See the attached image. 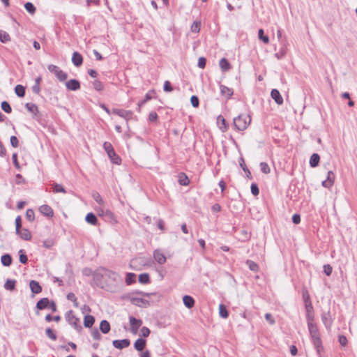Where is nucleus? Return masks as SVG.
<instances>
[{
    "instance_id": "obj_53",
    "label": "nucleus",
    "mask_w": 357,
    "mask_h": 357,
    "mask_svg": "<svg viewBox=\"0 0 357 357\" xmlns=\"http://www.w3.org/2000/svg\"><path fill=\"white\" fill-rule=\"evenodd\" d=\"M93 86L94 89L97 91H101L103 89L102 82L98 80H95L93 82Z\"/></svg>"
},
{
    "instance_id": "obj_2",
    "label": "nucleus",
    "mask_w": 357,
    "mask_h": 357,
    "mask_svg": "<svg viewBox=\"0 0 357 357\" xmlns=\"http://www.w3.org/2000/svg\"><path fill=\"white\" fill-rule=\"evenodd\" d=\"M250 122L251 118L250 115L239 114L234 119L233 124L236 130L243 131L247 129Z\"/></svg>"
},
{
    "instance_id": "obj_5",
    "label": "nucleus",
    "mask_w": 357,
    "mask_h": 357,
    "mask_svg": "<svg viewBox=\"0 0 357 357\" xmlns=\"http://www.w3.org/2000/svg\"><path fill=\"white\" fill-rule=\"evenodd\" d=\"M66 319L68 321V323L73 326V327L77 329V331H79L82 329V326L79 324V320L78 318H77L73 313L72 311H69L66 315Z\"/></svg>"
},
{
    "instance_id": "obj_62",
    "label": "nucleus",
    "mask_w": 357,
    "mask_h": 357,
    "mask_svg": "<svg viewBox=\"0 0 357 357\" xmlns=\"http://www.w3.org/2000/svg\"><path fill=\"white\" fill-rule=\"evenodd\" d=\"M121 162V158L118 155H116L114 151L113 150V164L119 165Z\"/></svg>"
},
{
    "instance_id": "obj_20",
    "label": "nucleus",
    "mask_w": 357,
    "mask_h": 357,
    "mask_svg": "<svg viewBox=\"0 0 357 357\" xmlns=\"http://www.w3.org/2000/svg\"><path fill=\"white\" fill-rule=\"evenodd\" d=\"M17 235H20V237L25 240L29 241L31 238V234L29 229L24 228L22 230L20 229V233H16Z\"/></svg>"
},
{
    "instance_id": "obj_29",
    "label": "nucleus",
    "mask_w": 357,
    "mask_h": 357,
    "mask_svg": "<svg viewBox=\"0 0 357 357\" xmlns=\"http://www.w3.org/2000/svg\"><path fill=\"white\" fill-rule=\"evenodd\" d=\"M16 281L14 280L8 279L4 284V288L6 290L13 291L15 289Z\"/></svg>"
},
{
    "instance_id": "obj_37",
    "label": "nucleus",
    "mask_w": 357,
    "mask_h": 357,
    "mask_svg": "<svg viewBox=\"0 0 357 357\" xmlns=\"http://www.w3.org/2000/svg\"><path fill=\"white\" fill-rule=\"evenodd\" d=\"M136 275L132 273H127L126 278V282L128 285H130L135 282Z\"/></svg>"
},
{
    "instance_id": "obj_3",
    "label": "nucleus",
    "mask_w": 357,
    "mask_h": 357,
    "mask_svg": "<svg viewBox=\"0 0 357 357\" xmlns=\"http://www.w3.org/2000/svg\"><path fill=\"white\" fill-rule=\"evenodd\" d=\"M47 69L49 70L50 72L54 74L55 76L56 77V78L60 82H64L68 77L67 73L63 72L62 70L60 69L59 67H58L56 65L50 64L47 66Z\"/></svg>"
},
{
    "instance_id": "obj_59",
    "label": "nucleus",
    "mask_w": 357,
    "mask_h": 357,
    "mask_svg": "<svg viewBox=\"0 0 357 357\" xmlns=\"http://www.w3.org/2000/svg\"><path fill=\"white\" fill-rule=\"evenodd\" d=\"M206 63V59L204 57H200L198 59L197 66L199 68L203 69L205 68Z\"/></svg>"
},
{
    "instance_id": "obj_19",
    "label": "nucleus",
    "mask_w": 357,
    "mask_h": 357,
    "mask_svg": "<svg viewBox=\"0 0 357 357\" xmlns=\"http://www.w3.org/2000/svg\"><path fill=\"white\" fill-rule=\"evenodd\" d=\"M183 302L185 305V306L189 309L192 308L195 305V300L194 298L188 295H185L183 297Z\"/></svg>"
},
{
    "instance_id": "obj_21",
    "label": "nucleus",
    "mask_w": 357,
    "mask_h": 357,
    "mask_svg": "<svg viewBox=\"0 0 357 357\" xmlns=\"http://www.w3.org/2000/svg\"><path fill=\"white\" fill-rule=\"evenodd\" d=\"M12 257L9 254H5L1 257V262L4 266H9L12 264Z\"/></svg>"
},
{
    "instance_id": "obj_42",
    "label": "nucleus",
    "mask_w": 357,
    "mask_h": 357,
    "mask_svg": "<svg viewBox=\"0 0 357 357\" xmlns=\"http://www.w3.org/2000/svg\"><path fill=\"white\" fill-rule=\"evenodd\" d=\"M26 218L29 221V222H33L35 219V214H34V211L33 209L31 208H29L26 210Z\"/></svg>"
},
{
    "instance_id": "obj_10",
    "label": "nucleus",
    "mask_w": 357,
    "mask_h": 357,
    "mask_svg": "<svg viewBox=\"0 0 357 357\" xmlns=\"http://www.w3.org/2000/svg\"><path fill=\"white\" fill-rule=\"evenodd\" d=\"M153 258L159 264H164L166 262V257L159 250L153 252Z\"/></svg>"
},
{
    "instance_id": "obj_15",
    "label": "nucleus",
    "mask_w": 357,
    "mask_h": 357,
    "mask_svg": "<svg viewBox=\"0 0 357 357\" xmlns=\"http://www.w3.org/2000/svg\"><path fill=\"white\" fill-rule=\"evenodd\" d=\"M39 211L43 215H45V216L52 217L54 215V212H53L52 208L48 205H46V204L42 205L39 208Z\"/></svg>"
},
{
    "instance_id": "obj_36",
    "label": "nucleus",
    "mask_w": 357,
    "mask_h": 357,
    "mask_svg": "<svg viewBox=\"0 0 357 357\" xmlns=\"http://www.w3.org/2000/svg\"><path fill=\"white\" fill-rule=\"evenodd\" d=\"M139 282L142 284H148L150 282V277L148 273H142L139 275Z\"/></svg>"
},
{
    "instance_id": "obj_32",
    "label": "nucleus",
    "mask_w": 357,
    "mask_h": 357,
    "mask_svg": "<svg viewBox=\"0 0 357 357\" xmlns=\"http://www.w3.org/2000/svg\"><path fill=\"white\" fill-rule=\"evenodd\" d=\"M24 8L31 15H34L36 10V7L31 2H26L24 4Z\"/></svg>"
},
{
    "instance_id": "obj_48",
    "label": "nucleus",
    "mask_w": 357,
    "mask_h": 357,
    "mask_svg": "<svg viewBox=\"0 0 357 357\" xmlns=\"http://www.w3.org/2000/svg\"><path fill=\"white\" fill-rule=\"evenodd\" d=\"M190 102L192 105V107L197 108L199 105V100L197 96H192L190 98Z\"/></svg>"
},
{
    "instance_id": "obj_54",
    "label": "nucleus",
    "mask_w": 357,
    "mask_h": 357,
    "mask_svg": "<svg viewBox=\"0 0 357 357\" xmlns=\"http://www.w3.org/2000/svg\"><path fill=\"white\" fill-rule=\"evenodd\" d=\"M91 335L94 340H99L100 337V334L98 328H94L91 330Z\"/></svg>"
},
{
    "instance_id": "obj_28",
    "label": "nucleus",
    "mask_w": 357,
    "mask_h": 357,
    "mask_svg": "<svg viewBox=\"0 0 357 357\" xmlns=\"http://www.w3.org/2000/svg\"><path fill=\"white\" fill-rule=\"evenodd\" d=\"M25 107L26 108V109L33 114H36L38 112V107L36 104L34 103H31V102H28L25 105Z\"/></svg>"
},
{
    "instance_id": "obj_6",
    "label": "nucleus",
    "mask_w": 357,
    "mask_h": 357,
    "mask_svg": "<svg viewBox=\"0 0 357 357\" xmlns=\"http://www.w3.org/2000/svg\"><path fill=\"white\" fill-rule=\"evenodd\" d=\"M321 320L326 328L327 329H330L333 324V319L330 311L322 312Z\"/></svg>"
},
{
    "instance_id": "obj_12",
    "label": "nucleus",
    "mask_w": 357,
    "mask_h": 357,
    "mask_svg": "<svg viewBox=\"0 0 357 357\" xmlns=\"http://www.w3.org/2000/svg\"><path fill=\"white\" fill-rule=\"evenodd\" d=\"M72 62L76 67H79L83 63L82 56L77 52H74L72 56Z\"/></svg>"
},
{
    "instance_id": "obj_11",
    "label": "nucleus",
    "mask_w": 357,
    "mask_h": 357,
    "mask_svg": "<svg viewBox=\"0 0 357 357\" xmlns=\"http://www.w3.org/2000/svg\"><path fill=\"white\" fill-rule=\"evenodd\" d=\"M220 89L221 95L225 96L227 99H229L234 94L233 89L225 85L220 84Z\"/></svg>"
},
{
    "instance_id": "obj_43",
    "label": "nucleus",
    "mask_w": 357,
    "mask_h": 357,
    "mask_svg": "<svg viewBox=\"0 0 357 357\" xmlns=\"http://www.w3.org/2000/svg\"><path fill=\"white\" fill-rule=\"evenodd\" d=\"M45 334L46 335L51 339L52 340L55 341L57 338L56 335L54 333V332L50 328H47L45 330Z\"/></svg>"
},
{
    "instance_id": "obj_23",
    "label": "nucleus",
    "mask_w": 357,
    "mask_h": 357,
    "mask_svg": "<svg viewBox=\"0 0 357 357\" xmlns=\"http://www.w3.org/2000/svg\"><path fill=\"white\" fill-rule=\"evenodd\" d=\"M320 160V156L317 153H313L310 159V165L312 167H316L318 166Z\"/></svg>"
},
{
    "instance_id": "obj_33",
    "label": "nucleus",
    "mask_w": 357,
    "mask_h": 357,
    "mask_svg": "<svg viewBox=\"0 0 357 357\" xmlns=\"http://www.w3.org/2000/svg\"><path fill=\"white\" fill-rule=\"evenodd\" d=\"M219 313L221 317L227 318L229 317V312L227 310V307L223 304H220L219 305Z\"/></svg>"
},
{
    "instance_id": "obj_24",
    "label": "nucleus",
    "mask_w": 357,
    "mask_h": 357,
    "mask_svg": "<svg viewBox=\"0 0 357 357\" xmlns=\"http://www.w3.org/2000/svg\"><path fill=\"white\" fill-rule=\"evenodd\" d=\"M100 329L102 333L106 334L110 331V324L106 320H102L100 324Z\"/></svg>"
},
{
    "instance_id": "obj_46",
    "label": "nucleus",
    "mask_w": 357,
    "mask_h": 357,
    "mask_svg": "<svg viewBox=\"0 0 357 357\" xmlns=\"http://www.w3.org/2000/svg\"><path fill=\"white\" fill-rule=\"evenodd\" d=\"M261 171L264 174L270 172V167L266 162H261L259 165Z\"/></svg>"
},
{
    "instance_id": "obj_55",
    "label": "nucleus",
    "mask_w": 357,
    "mask_h": 357,
    "mask_svg": "<svg viewBox=\"0 0 357 357\" xmlns=\"http://www.w3.org/2000/svg\"><path fill=\"white\" fill-rule=\"evenodd\" d=\"M191 30L194 33H198L200 30V23L194 22L191 26Z\"/></svg>"
},
{
    "instance_id": "obj_13",
    "label": "nucleus",
    "mask_w": 357,
    "mask_h": 357,
    "mask_svg": "<svg viewBox=\"0 0 357 357\" xmlns=\"http://www.w3.org/2000/svg\"><path fill=\"white\" fill-rule=\"evenodd\" d=\"M271 98L275 100V102L280 105L283 103V98L280 95V91L278 89H272L271 92Z\"/></svg>"
},
{
    "instance_id": "obj_1",
    "label": "nucleus",
    "mask_w": 357,
    "mask_h": 357,
    "mask_svg": "<svg viewBox=\"0 0 357 357\" xmlns=\"http://www.w3.org/2000/svg\"><path fill=\"white\" fill-rule=\"evenodd\" d=\"M310 336L312 339L313 344L318 354L323 349L322 342L320 338L319 332L316 324H310L307 326Z\"/></svg>"
},
{
    "instance_id": "obj_61",
    "label": "nucleus",
    "mask_w": 357,
    "mask_h": 357,
    "mask_svg": "<svg viewBox=\"0 0 357 357\" xmlns=\"http://www.w3.org/2000/svg\"><path fill=\"white\" fill-rule=\"evenodd\" d=\"M305 309H306V313H310L313 312V306L312 304V302L306 301V303H305Z\"/></svg>"
},
{
    "instance_id": "obj_14",
    "label": "nucleus",
    "mask_w": 357,
    "mask_h": 357,
    "mask_svg": "<svg viewBox=\"0 0 357 357\" xmlns=\"http://www.w3.org/2000/svg\"><path fill=\"white\" fill-rule=\"evenodd\" d=\"M113 114H116L119 116L123 117L126 121L130 119L132 114L130 111L123 109H113Z\"/></svg>"
},
{
    "instance_id": "obj_56",
    "label": "nucleus",
    "mask_w": 357,
    "mask_h": 357,
    "mask_svg": "<svg viewBox=\"0 0 357 357\" xmlns=\"http://www.w3.org/2000/svg\"><path fill=\"white\" fill-rule=\"evenodd\" d=\"M163 89L165 92H171L173 90V88L171 85V83L169 81H165L164 83Z\"/></svg>"
},
{
    "instance_id": "obj_38",
    "label": "nucleus",
    "mask_w": 357,
    "mask_h": 357,
    "mask_svg": "<svg viewBox=\"0 0 357 357\" xmlns=\"http://www.w3.org/2000/svg\"><path fill=\"white\" fill-rule=\"evenodd\" d=\"M259 38L262 40L265 44H268L269 43V38L268 36L264 35V30L260 29L258 31Z\"/></svg>"
},
{
    "instance_id": "obj_45",
    "label": "nucleus",
    "mask_w": 357,
    "mask_h": 357,
    "mask_svg": "<svg viewBox=\"0 0 357 357\" xmlns=\"http://www.w3.org/2000/svg\"><path fill=\"white\" fill-rule=\"evenodd\" d=\"M238 162H239V165H240V167L243 169V170L245 173H248V174L250 175V170L248 169V168L246 167L245 163L244 158H243V157H241V158H239Z\"/></svg>"
},
{
    "instance_id": "obj_22",
    "label": "nucleus",
    "mask_w": 357,
    "mask_h": 357,
    "mask_svg": "<svg viewBox=\"0 0 357 357\" xmlns=\"http://www.w3.org/2000/svg\"><path fill=\"white\" fill-rule=\"evenodd\" d=\"M219 65L221 70L224 72L228 71L231 68L230 63L225 58L220 59Z\"/></svg>"
},
{
    "instance_id": "obj_8",
    "label": "nucleus",
    "mask_w": 357,
    "mask_h": 357,
    "mask_svg": "<svg viewBox=\"0 0 357 357\" xmlns=\"http://www.w3.org/2000/svg\"><path fill=\"white\" fill-rule=\"evenodd\" d=\"M131 303L133 305L140 307H147L150 305L149 301L142 298H132Z\"/></svg>"
},
{
    "instance_id": "obj_57",
    "label": "nucleus",
    "mask_w": 357,
    "mask_h": 357,
    "mask_svg": "<svg viewBox=\"0 0 357 357\" xmlns=\"http://www.w3.org/2000/svg\"><path fill=\"white\" fill-rule=\"evenodd\" d=\"M66 297H67L68 300H69L70 301H73L75 303V306H77V298H76L75 295L73 293H72V292L68 293L67 294Z\"/></svg>"
},
{
    "instance_id": "obj_51",
    "label": "nucleus",
    "mask_w": 357,
    "mask_h": 357,
    "mask_svg": "<svg viewBox=\"0 0 357 357\" xmlns=\"http://www.w3.org/2000/svg\"><path fill=\"white\" fill-rule=\"evenodd\" d=\"M150 333L149 328L146 326H143L141 328V335L144 337H147L150 335Z\"/></svg>"
},
{
    "instance_id": "obj_7",
    "label": "nucleus",
    "mask_w": 357,
    "mask_h": 357,
    "mask_svg": "<svg viewBox=\"0 0 357 357\" xmlns=\"http://www.w3.org/2000/svg\"><path fill=\"white\" fill-rule=\"evenodd\" d=\"M66 86L68 90L77 91L80 89V82L75 79H71L66 82Z\"/></svg>"
},
{
    "instance_id": "obj_39",
    "label": "nucleus",
    "mask_w": 357,
    "mask_h": 357,
    "mask_svg": "<svg viewBox=\"0 0 357 357\" xmlns=\"http://www.w3.org/2000/svg\"><path fill=\"white\" fill-rule=\"evenodd\" d=\"M19 260L20 263L25 264L28 261V257L26 255L24 250H20L19 251Z\"/></svg>"
},
{
    "instance_id": "obj_63",
    "label": "nucleus",
    "mask_w": 357,
    "mask_h": 357,
    "mask_svg": "<svg viewBox=\"0 0 357 357\" xmlns=\"http://www.w3.org/2000/svg\"><path fill=\"white\" fill-rule=\"evenodd\" d=\"M158 119V114L155 112H151L149 115V120L151 122H154Z\"/></svg>"
},
{
    "instance_id": "obj_30",
    "label": "nucleus",
    "mask_w": 357,
    "mask_h": 357,
    "mask_svg": "<svg viewBox=\"0 0 357 357\" xmlns=\"http://www.w3.org/2000/svg\"><path fill=\"white\" fill-rule=\"evenodd\" d=\"M245 263L248 265V266L249 267L250 271H254V272H258L259 271V266L255 261H253L252 260H250V259H248L245 261Z\"/></svg>"
},
{
    "instance_id": "obj_35",
    "label": "nucleus",
    "mask_w": 357,
    "mask_h": 357,
    "mask_svg": "<svg viewBox=\"0 0 357 357\" xmlns=\"http://www.w3.org/2000/svg\"><path fill=\"white\" fill-rule=\"evenodd\" d=\"M10 40V37L9 34L4 31L1 30L0 31V41L3 43H6Z\"/></svg>"
},
{
    "instance_id": "obj_18",
    "label": "nucleus",
    "mask_w": 357,
    "mask_h": 357,
    "mask_svg": "<svg viewBox=\"0 0 357 357\" xmlns=\"http://www.w3.org/2000/svg\"><path fill=\"white\" fill-rule=\"evenodd\" d=\"M29 287L33 294H39L42 291L41 286L36 280H31Z\"/></svg>"
},
{
    "instance_id": "obj_60",
    "label": "nucleus",
    "mask_w": 357,
    "mask_h": 357,
    "mask_svg": "<svg viewBox=\"0 0 357 357\" xmlns=\"http://www.w3.org/2000/svg\"><path fill=\"white\" fill-rule=\"evenodd\" d=\"M10 144L12 146L16 148L19 146L18 139L15 136L10 137Z\"/></svg>"
},
{
    "instance_id": "obj_4",
    "label": "nucleus",
    "mask_w": 357,
    "mask_h": 357,
    "mask_svg": "<svg viewBox=\"0 0 357 357\" xmlns=\"http://www.w3.org/2000/svg\"><path fill=\"white\" fill-rule=\"evenodd\" d=\"M130 321V331L133 334H137L138 332V329L142 324V321L141 319H136L135 317L131 316L129 317Z\"/></svg>"
},
{
    "instance_id": "obj_50",
    "label": "nucleus",
    "mask_w": 357,
    "mask_h": 357,
    "mask_svg": "<svg viewBox=\"0 0 357 357\" xmlns=\"http://www.w3.org/2000/svg\"><path fill=\"white\" fill-rule=\"evenodd\" d=\"M333 268L329 264L324 265V272L327 276H330L332 273Z\"/></svg>"
},
{
    "instance_id": "obj_25",
    "label": "nucleus",
    "mask_w": 357,
    "mask_h": 357,
    "mask_svg": "<svg viewBox=\"0 0 357 357\" xmlns=\"http://www.w3.org/2000/svg\"><path fill=\"white\" fill-rule=\"evenodd\" d=\"M95 318L91 315H86L84 319V325L86 328H91L94 324Z\"/></svg>"
},
{
    "instance_id": "obj_64",
    "label": "nucleus",
    "mask_w": 357,
    "mask_h": 357,
    "mask_svg": "<svg viewBox=\"0 0 357 357\" xmlns=\"http://www.w3.org/2000/svg\"><path fill=\"white\" fill-rule=\"evenodd\" d=\"M329 182H331L333 184L335 180V174L332 171H328L327 174V178Z\"/></svg>"
},
{
    "instance_id": "obj_26",
    "label": "nucleus",
    "mask_w": 357,
    "mask_h": 357,
    "mask_svg": "<svg viewBox=\"0 0 357 357\" xmlns=\"http://www.w3.org/2000/svg\"><path fill=\"white\" fill-rule=\"evenodd\" d=\"M85 220L90 225H96L97 223V218L93 213H89L86 215Z\"/></svg>"
},
{
    "instance_id": "obj_31",
    "label": "nucleus",
    "mask_w": 357,
    "mask_h": 357,
    "mask_svg": "<svg viewBox=\"0 0 357 357\" xmlns=\"http://www.w3.org/2000/svg\"><path fill=\"white\" fill-rule=\"evenodd\" d=\"M15 92L17 96L22 98L25 95V88L20 84H18L15 88Z\"/></svg>"
},
{
    "instance_id": "obj_49",
    "label": "nucleus",
    "mask_w": 357,
    "mask_h": 357,
    "mask_svg": "<svg viewBox=\"0 0 357 357\" xmlns=\"http://www.w3.org/2000/svg\"><path fill=\"white\" fill-rule=\"evenodd\" d=\"M250 189H251V192L253 195L255 196H257L259 195V189L258 188V185L253 183L251 184V186H250Z\"/></svg>"
},
{
    "instance_id": "obj_44",
    "label": "nucleus",
    "mask_w": 357,
    "mask_h": 357,
    "mask_svg": "<svg viewBox=\"0 0 357 357\" xmlns=\"http://www.w3.org/2000/svg\"><path fill=\"white\" fill-rule=\"evenodd\" d=\"M103 146L108 157L112 160V144L109 142H105Z\"/></svg>"
},
{
    "instance_id": "obj_16",
    "label": "nucleus",
    "mask_w": 357,
    "mask_h": 357,
    "mask_svg": "<svg viewBox=\"0 0 357 357\" xmlns=\"http://www.w3.org/2000/svg\"><path fill=\"white\" fill-rule=\"evenodd\" d=\"M50 300L48 298H43L39 300L36 303V307L38 310H42L50 306Z\"/></svg>"
},
{
    "instance_id": "obj_52",
    "label": "nucleus",
    "mask_w": 357,
    "mask_h": 357,
    "mask_svg": "<svg viewBox=\"0 0 357 357\" xmlns=\"http://www.w3.org/2000/svg\"><path fill=\"white\" fill-rule=\"evenodd\" d=\"M306 319H307V326L310 325V324H315L314 322V314H313V312L306 313Z\"/></svg>"
},
{
    "instance_id": "obj_40",
    "label": "nucleus",
    "mask_w": 357,
    "mask_h": 357,
    "mask_svg": "<svg viewBox=\"0 0 357 357\" xmlns=\"http://www.w3.org/2000/svg\"><path fill=\"white\" fill-rule=\"evenodd\" d=\"M1 107L6 113L10 114L12 112V108L7 101L1 102Z\"/></svg>"
},
{
    "instance_id": "obj_41",
    "label": "nucleus",
    "mask_w": 357,
    "mask_h": 357,
    "mask_svg": "<svg viewBox=\"0 0 357 357\" xmlns=\"http://www.w3.org/2000/svg\"><path fill=\"white\" fill-rule=\"evenodd\" d=\"M179 184L181 185H188L189 184V179L185 174H181L178 178Z\"/></svg>"
},
{
    "instance_id": "obj_47",
    "label": "nucleus",
    "mask_w": 357,
    "mask_h": 357,
    "mask_svg": "<svg viewBox=\"0 0 357 357\" xmlns=\"http://www.w3.org/2000/svg\"><path fill=\"white\" fill-rule=\"evenodd\" d=\"M22 227V218L20 215H18L15 218V231L16 233H20V229Z\"/></svg>"
},
{
    "instance_id": "obj_17",
    "label": "nucleus",
    "mask_w": 357,
    "mask_h": 357,
    "mask_svg": "<svg viewBox=\"0 0 357 357\" xmlns=\"http://www.w3.org/2000/svg\"><path fill=\"white\" fill-rule=\"evenodd\" d=\"M146 341L143 338H138L134 343L135 349L138 351H142L146 347Z\"/></svg>"
},
{
    "instance_id": "obj_27",
    "label": "nucleus",
    "mask_w": 357,
    "mask_h": 357,
    "mask_svg": "<svg viewBox=\"0 0 357 357\" xmlns=\"http://www.w3.org/2000/svg\"><path fill=\"white\" fill-rule=\"evenodd\" d=\"M52 191L54 193H59V192L66 193V192L65 188H63V186L61 184L54 183H52Z\"/></svg>"
},
{
    "instance_id": "obj_9",
    "label": "nucleus",
    "mask_w": 357,
    "mask_h": 357,
    "mask_svg": "<svg viewBox=\"0 0 357 357\" xmlns=\"http://www.w3.org/2000/svg\"><path fill=\"white\" fill-rule=\"evenodd\" d=\"M130 341L128 339L113 340V346L119 349L128 347L130 345Z\"/></svg>"
},
{
    "instance_id": "obj_58",
    "label": "nucleus",
    "mask_w": 357,
    "mask_h": 357,
    "mask_svg": "<svg viewBox=\"0 0 357 357\" xmlns=\"http://www.w3.org/2000/svg\"><path fill=\"white\" fill-rule=\"evenodd\" d=\"M339 343L342 346L345 347L347 344V339L344 335H340L338 337Z\"/></svg>"
},
{
    "instance_id": "obj_34",
    "label": "nucleus",
    "mask_w": 357,
    "mask_h": 357,
    "mask_svg": "<svg viewBox=\"0 0 357 357\" xmlns=\"http://www.w3.org/2000/svg\"><path fill=\"white\" fill-rule=\"evenodd\" d=\"M154 93V91H149L145 97H144V99L142 100V101L139 102H138V107H139V109L143 105H144L148 100H151L152 98V94Z\"/></svg>"
}]
</instances>
